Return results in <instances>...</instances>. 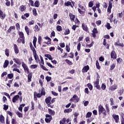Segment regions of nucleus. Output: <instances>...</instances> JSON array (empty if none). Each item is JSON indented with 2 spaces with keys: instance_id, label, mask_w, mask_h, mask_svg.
<instances>
[{
  "instance_id": "nucleus-2",
  "label": "nucleus",
  "mask_w": 124,
  "mask_h": 124,
  "mask_svg": "<svg viewBox=\"0 0 124 124\" xmlns=\"http://www.w3.org/2000/svg\"><path fill=\"white\" fill-rule=\"evenodd\" d=\"M70 101H71L72 102L75 101V102L77 103L79 101V98L78 97V96H77L76 94H75L73 95V97L71 98Z\"/></svg>"
},
{
  "instance_id": "nucleus-39",
  "label": "nucleus",
  "mask_w": 124,
  "mask_h": 124,
  "mask_svg": "<svg viewBox=\"0 0 124 124\" xmlns=\"http://www.w3.org/2000/svg\"><path fill=\"white\" fill-rule=\"evenodd\" d=\"M35 7H39V2L37 0L35 1L34 2Z\"/></svg>"
},
{
  "instance_id": "nucleus-51",
  "label": "nucleus",
  "mask_w": 124,
  "mask_h": 124,
  "mask_svg": "<svg viewBox=\"0 0 124 124\" xmlns=\"http://www.w3.org/2000/svg\"><path fill=\"white\" fill-rule=\"evenodd\" d=\"M116 67V64L113 63L111 66H110V70H113Z\"/></svg>"
},
{
  "instance_id": "nucleus-27",
  "label": "nucleus",
  "mask_w": 124,
  "mask_h": 124,
  "mask_svg": "<svg viewBox=\"0 0 124 124\" xmlns=\"http://www.w3.org/2000/svg\"><path fill=\"white\" fill-rule=\"evenodd\" d=\"M34 96H36L37 97H38L39 98H40L42 95L41 93H37L36 92L34 93Z\"/></svg>"
},
{
  "instance_id": "nucleus-12",
  "label": "nucleus",
  "mask_w": 124,
  "mask_h": 124,
  "mask_svg": "<svg viewBox=\"0 0 124 124\" xmlns=\"http://www.w3.org/2000/svg\"><path fill=\"white\" fill-rule=\"evenodd\" d=\"M17 42H18V43H22V44H25V39L18 37Z\"/></svg>"
},
{
  "instance_id": "nucleus-58",
  "label": "nucleus",
  "mask_w": 124,
  "mask_h": 124,
  "mask_svg": "<svg viewBox=\"0 0 124 124\" xmlns=\"http://www.w3.org/2000/svg\"><path fill=\"white\" fill-rule=\"evenodd\" d=\"M77 49L78 50V51H80V49H81V43H78L77 46Z\"/></svg>"
},
{
  "instance_id": "nucleus-36",
  "label": "nucleus",
  "mask_w": 124,
  "mask_h": 124,
  "mask_svg": "<svg viewBox=\"0 0 124 124\" xmlns=\"http://www.w3.org/2000/svg\"><path fill=\"white\" fill-rule=\"evenodd\" d=\"M66 122V119L64 118L62 121H60V124H65V123Z\"/></svg>"
},
{
  "instance_id": "nucleus-63",
  "label": "nucleus",
  "mask_w": 124,
  "mask_h": 124,
  "mask_svg": "<svg viewBox=\"0 0 124 124\" xmlns=\"http://www.w3.org/2000/svg\"><path fill=\"white\" fill-rule=\"evenodd\" d=\"M106 27L108 29V30H110L111 29V26H110V23H107Z\"/></svg>"
},
{
  "instance_id": "nucleus-44",
  "label": "nucleus",
  "mask_w": 124,
  "mask_h": 124,
  "mask_svg": "<svg viewBox=\"0 0 124 124\" xmlns=\"http://www.w3.org/2000/svg\"><path fill=\"white\" fill-rule=\"evenodd\" d=\"M88 5L89 7H93V1L89 2Z\"/></svg>"
},
{
  "instance_id": "nucleus-16",
  "label": "nucleus",
  "mask_w": 124,
  "mask_h": 124,
  "mask_svg": "<svg viewBox=\"0 0 124 124\" xmlns=\"http://www.w3.org/2000/svg\"><path fill=\"white\" fill-rule=\"evenodd\" d=\"M36 41H37V38H36V37L34 36L33 40V44L35 48H36Z\"/></svg>"
},
{
  "instance_id": "nucleus-11",
  "label": "nucleus",
  "mask_w": 124,
  "mask_h": 124,
  "mask_svg": "<svg viewBox=\"0 0 124 124\" xmlns=\"http://www.w3.org/2000/svg\"><path fill=\"white\" fill-rule=\"evenodd\" d=\"M20 98V96H19V95H15L13 98V100L12 101L14 103H15V102H16V101H17L18 100V99Z\"/></svg>"
},
{
  "instance_id": "nucleus-20",
  "label": "nucleus",
  "mask_w": 124,
  "mask_h": 124,
  "mask_svg": "<svg viewBox=\"0 0 124 124\" xmlns=\"http://www.w3.org/2000/svg\"><path fill=\"white\" fill-rule=\"evenodd\" d=\"M51 97H48L46 99L45 101L46 104H49V103H51Z\"/></svg>"
},
{
  "instance_id": "nucleus-54",
  "label": "nucleus",
  "mask_w": 124,
  "mask_h": 124,
  "mask_svg": "<svg viewBox=\"0 0 124 124\" xmlns=\"http://www.w3.org/2000/svg\"><path fill=\"white\" fill-rule=\"evenodd\" d=\"M40 30V28L38 27V26L35 25V31H39Z\"/></svg>"
},
{
  "instance_id": "nucleus-13",
  "label": "nucleus",
  "mask_w": 124,
  "mask_h": 124,
  "mask_svg": "<svg viewBox=\"0 0 124 124\" xmlns=\"http://www.w3.org/2000/svg\"><path fill=\"white\" fill-rule=\"evenodd\" d=\"M112 4L111 1H109V5L108 8V12L111 13V9H112Z\"/></svg>"
},
{
  "instance_id": "nucleus-28",
  "label": "nucleus",
  "mask_w": 124,
  "mask_h": 124,
  "mask_svg": "<svg viewBox=\"0 0 124 124\" xmlns=\"http://www.w3.org/2000/svg\"><path fill=\"white\" fill-rule=\"evenodd\" d=\"M25 30L27 33V34L29 35L30 34V29H29V27L28 26H25Z\"/></svg>"
},
{
  "instance_id": "nucleus-61",
  "label": "nucleus",
  "mask_w": 124,
  "mask_h": 124,
  "mask_svg": "<svg viewBox=\"0 0 124 124\" xmlns=\"http://www.w3.org/2000/svg\"><path fill=\"white\" fill-rule=\"evenodd\" d=\"M32 12H33V15H35V16H36V14H37V13H36V9H35V8L33 9Z\"/></svg>"
},
{
  "instance_id": "nucleus-19",
  "label": "nucleus",
  "mask_w": 124,
  "mask_h": 124,
  "mask_svg": "<svg viewBox=\"0 0 124 124\" xmlns=\"http://www.w3.org/2000/svg\"><path fill=\"white\" fill-rule=\"evenodd\" d=\"M69 16L70 17V19L72 21H74V20H75V15H74L73 14L70 13L69 14Z\"/></svg>"
},
{
  "instance_id": "nucleus-37",
  "label": "nucleus",
  "mask_w": 124,
  "mask_h": 124,
  "mask_svg": "<svg viewBox=\"0 0 124 124\" xmlns=\"http://www.w3.org/2000/svg\"><path fill=\"white\" fill-rule=\"evenodd\" d=\"M93 41L90 45H86V48H91L93 47Z\"/></svg>"
},
{
  "instance_id": "nucleus-3",
  "label": "nucleus",
  "mask_w": 124,
  "mask_h": 124,
  "mask_svg": "<svg viewBox=\"0 0 124 124\" xmlns=\"http://www.w3.org/2000/svg\"><path fill=\"white\" fill-rule=\"evenodd\" d=\"M94 87L98 90H100V86H99V79L97 78L96 81L94 82Z\"/></svg>"
},
{
  "instance_id": "nucleus-57",
  "label": "nucleus",
  "mask_w": 124,
  "mask_h": 124,
  "mask_svg": "<svg viewBox=\"0 0 124 124\" xmlns=\"http://www.w3.org/2000/svg\"><path fill=\"white\" fill-rule=\"evenodd\" d=\"M16 27L17 31H19V30H20V24H19V23H16Z\"/></svg>"
},
{
  "instance_id": "nucleus-47",
  "label": "nucleus",
  "mask_w": 124,
  "mask_h": 124,
  "mask_svg": "<svg viewBox=\"0 0 124 124\" xmlns=\"http://www.w3.org/2000/svg\"><path fill=\"white\" fill-rule=\"evenodd\" d=\"M37 67V65L34 64V65H31V69H35V68H36Z\"/></svg>"
},
{
  "instance_id": "nucleus-32",
  "label": "nucleus",
  "mask_w": 124,
  "mask_h": 124,
  "mask_svg": "<svg viewBox=\"0 0 124 124\" xmlns=\"http://www.w3.org/2000/svg\"><path fill=\"white\" fill-rule=\"evenodd\" d=\"M5 54L7 57H9V49L6 48L5 50Z\"/></svg>"
},
{
  "instance_id": "nucleus-62",
  "label": "nucleus",
  "mask_w": 124,
  "mask_h": 124,
  "mask_svg": "<svg viewBox=\"0 0 124 124\" xmlns=\"http://www.w3.org/2000/svg\"><path fill=\"white\" fill-rule=\"evenodd\" d=\"M83 103H84V106H88V105H89V101H83Z\"/></svg>"
},
{
  "instance_id": "nucleus-38",
  "label": "nucleus",
  "mask_w": 124,
  "mask_h": 124,
  "mask_svg": "<svg viewBox=\"0 0 124 124\" xmlns=\"http://www.w3.org/2000/svg\"><path fill=\"white\" fill-rule=\"evenodd\" d=\"M56 29H57V31H62V26L60 25H58L56 27Z\"/></svg>"
},
{
  "instance_id": "nucleus-55",
  "label": "nucleus",
  "mask_w": 124,
  "mask_h": 124,
  "mask_svg": "<svg viewBox=\"0 0 124 124\" xmlns=\"http://www.w3.org/2000/svg\"><path fill=\"white\" fill-rule=\"evenodd\" d=\"M46 64H47V66H49V67H51V68H55V66L52 65V64L50 62H47Z\"/></svg>"
},
{
  "instance_id": "nucleus-43",
  "label": "nucleus",
  "mask_w": 124,
  "mask_h": 124,
  "mask_svg": "<svg viewBox=\"0 0 124 124\" xmlns=\"http://www.w3.org/2000/svg\"><path fill=\"white\" fill-rule=\"evenodd\" d=\"M13 74H9L7 75V77L9 78V79H12V78H13Z\"/></svg>"
},
{
  "instance_id": "nucleus-6",
  "label": "nucleus",
  "mask_w": 124,
  "mask_h": 124,
  "mask_svg": "<svg viewBox=\"0 0 124 124\" xmlns=\"http://www.w3.org/2000/svg\"><path fill=\"white\" fill-rule=\"evenodd\" d=\"M117 89H118V85L117 84H114L108 88L109 91H115Z\"/></svg>"
},
{
  "instance_id": "nucleus-24",
  "label": "nucleus",
  "mask_w": 124,
  "mask_h": 124,
  "mask_svg": "<svg viewBox=\"0 0 124 124\" xmlns=\"http://www.w3.org/2000/svg\"><path fill=\"white\" fill-rule=\"evenodd\" d=\"M19 38L25 39V36H24V33L22 31H19L18 33Z\"/></svg>"
},
{
  "instance_id": "nucleus-25",
  "label": "nucleus",
  "mask_w": 124,
  "mask_h": 124,
  "mask_svg": "<svg viewBox=\"0 0 124 124\" xmlns=\"http://www.w3.org/2000/svg\"><path fill=\"white\" fill-rule=\"evenodd\" d=\"M82 29L85 31H88V27L85 24H82Z\"/></svg>"
},
{
  "instance_id": "nucleus-56",
  "label": "nucleus",
  "mask_w": 124,
  "mask_h": 124,
  "mask_svg": "<svg viewBox=\"0 0 124 124\" xmlns=\"http://www.w3.org/2000/svg\"><path fill=\"white\" fill-rule=\"evenodd\" d=\"M78 7L80 8L81 10L85 11V8L83 6L81 5L80 4H78Z\"/></svg>"
},
{
  "instance_id": "nucleus-46",
  "label": "nucleus",
  "mask_w": 124,
  "mask_h": 124,
  "mask_svg": "<svg viewBox=\"0 0 124 124\" xmlns=\"http://www.w3.org/2000/svg\"><path fill=\"white\" fill-rule=\"evenodd\" d=\"M105 106H106V110L107 113L109 114L110 113V109H109V107H108L107 105H106Z\"/></svg>"
},
{
  "instance_id": "nucleus-31",
  "label": "nucleus",
  "mask_w": 124,
  "mask_h": 124,
  "mask_svg": "<svg viewBox=\"0 0 124 124\" xmlns=\"http://www.w3.org/2000/svg\"><path fill=\"white\" fill-rule=\"evenodd\" d=\"M9 63V62H8V61L7 60L5 61L4 65H3V67H4V68H6V67L8 66Z\"/></svg>"
},
{
  "instance_id": "nucleus-15",
  "label": "nucleus",
  "mask_w": 124,
  "mask_h": 124,
  "mask_svg": "<svg viewBox=\"0 0 124 124\" xmlns=\"http://www.w3.org/2000/svg\"><path fill=\"white\" fill-rule=\"evenodd\" d=\"M64 5L65 6H71L72 8H73V6H74V5H72V4H71V2L68 1L67 2L64 3Z\"/></svg>"
},
{
  "instance_id": "nucleus-48",
  "label": "nucleus",
  "mask_w": 124,
  "mask_h": 124,
  "mask_svg": "<svg viewBox=\"0 0 124 124\" xmlns=\"http://www.w3.org/2000/svg\"><path fill=\"white\" fill-rule=\"evenodd\" d=\"M92 112H88L86 114V118H91L92 117Z\"/></svg>"
},
{
  "instance_id": "nucleus-42",
  "label": "nucleus",
  "mask_w": 124,
  "mask_h": 124,
  "mask_svg": "<svg viewBox=\"0 0 124 124\" xmlns=\"http://www.w3.org/2000/svg\"><path fill=\"white\" fill-rule=\"evenodd\" d=\"M46 79L47 82H50L51 81V79H52V78L51 77H49V76H47L46 77Z\"/></svg>"
},
{
  "instance_id": "nucleus-64",
  "label": "nucleus",
  "mask_w": 124,
  "mask_h": 124,
  "mask_svg": "<svg viewBox=\"0 0 124 124\" xmlns=\"http://www.w3.org/2000/svg\"><path fill=\"white\" fill-rule=\"evenodd\" d=\"M3 106H4V108H3L4 110H7V109H8V105H6L4 104Z\"/></svg>"
},
{
  "instance_id": "nucleus-29",
  "label": "nucleus",
  "mask_w": 124,
  "mask_h": 124,
  "mask_svg": "<svg viewBox=\"0 0 124 124\" xmlns=\"http://www.w3.org/2000/svg\"><path fill=\"white\" fill-rule=\"evenodd\" d=\"M33 54L34 58L36 62H38V61H39L38 55H37V54H36V52L35 53H33Z\"/></svg>"
},
{
  "instance_id": "nucleus-14",
  "label": "nucleus",
  "mask_w": 124,
  "mask_h": 124,
  "mask_svg": "<svg viewBox=\"0 0 124 124\" xmlns=\"http://www.w3.org/2000/svg\"><path fill=\"white\" fill-rule=\"evenodd\" d=\"M89 69H90V67H89V66L87 65L84 66L82 70V72H88V70H89Z\"/></svg>"
},
{
  "instance_id": "nucleus-22",
  "label": "nucleus",
  "mask_w": 124,
  "mask_h": 124,
  "mask_svg": "<svg viewBox=\"0 0 124 124\" xmlns=\"http://www.w3.org/2000/svg\"><path fill=\"white\" fill-rule=\"evenodd\" d=\"M114 45L115 46H121V47H124V44L120 43V41H118L115 43Z\"/></svg>"
},
{
  "instance_id": "nucleus-17",
  "label": "nucleus",
  "mask_w": 124,
  "mask_h": 124,
  "mask_svg": "<svg viewBox=\"0 0 124 124\" xmlns=\"http://www.w3.org/2000/svg\"><path fill=\"white\" fill-rule=\"evenodd\" d=\"M27 7L25 5H21L19 7V10L21 11V12H23V11L26 10V9Z\"/></svg>"
},
{
  "instance_id": "nucleus-10",
  "label": "nucleus",
  "mask_w": 124,
  "mask_h": 124,
  "mask_svg": "<svg viewBox=\"0 0 124 124\" xmlns=\"http://www.w3.org/2000/svg\"><path fill=\"white\" fill-rule=\"evenodd\" d=\"M14 49L16 54H18L19 53V48H18V46L16 44L14 45Z\"/></svg>"
},
{
  "instance_id": "nucleus-41",
  "label": "nucleus",
  "mask_w": 124,
  "mask_h": 124,
  "mask_svg": "<svg viewBox=\"0 0 124 124\" xmlns=\"http://www.w3.org/2000/svg\"><path fill=\"white\" fill-rule=\"evenodd\" d=\"M46 93L45 91H44V88H42L41 89V95H45Z\"/></svg>"
},
{
  "instance_id": "nucleus-18",
  "label": "nucleus",
  "mask_w": 124,
  "mask_h": 124,
  "mask_svg": "<svg viewBox=\"0 0 124 124\" xmlns=\"http://www.w3.org/2000/svg\"><path fill=\"white\" fill-rule=\"evenodd\" d=\"M48 113L50 115H51V116H54L55 114V111L50 108L48 109Z\"/></svg>"
},
{
  "instance_id": "nucleus-23",
  "label": "nucleus",
  "mask_w": 124,
  "mask_h": 124,
  "mask_svg": "<svg viewBox=\"0 0 124 124\" xmlns=\"http://www.w3.org/2000/svg\"><path fill=\"white\" fill-rule=\"evenodd\" d=\"M28 82H30L31 81V78H32V74L31 73H30L28 76Z\"/></svg>"
},
{
  "instance_id": "nucleus-26",
  "label": "nucleus",
  "mask_w": 124,
  "mask_h": 124,
  "mask_svg": "<svg viewBox=\"0 0 124 124\" xmlns=\"http://www.w3.org/2000/svg\"><path fill=\"white\" fill-rule=\"evenodd\" d=\"M103 45L107 47V49H109V45L107 44L106 45V39H104L103 43Z\"/></svg>"
},
{
  "instance_id": "nucleus-40",
  "label": "nucleus",
  "mask_w": 124,
  "mask_h": 124,
  "mask_svg": "<svg viewBox=\"0 0 124 124\" xmlns=\"http://www.w3.org/2000/svg\"><path fill=\"white\" fill-rule=\"evenodd\" d=\"M45 38L46 39V40H48L47 43H45L46 44H50V42H51V39L50 38H49L48 37H45Z\"/></svg>"
},
{
  "instance_id": "nucleus-52",
  "label": "nucleus",
  "mask_w": 124,
  "mask_h": 124,
  "mask_svg": "<svg viewBox=\"0 0 124 124\" xmlns=\"http://www.w3.org/2000/svg\"><path fill=\"white\" fill-rule=\"evenodd\" d=\"M93 32L94 33L93 36H95V33H97V30L96 29L94 28L93 30Z\"/></svg>"
},
{
  "instance_id": "nucleus-60",
  "label": "nucleus",
  "mask_w": 124,
  "mask_h": 124,
  "mask_svg": "<svg viewBox=\"0 0 124 124\" xmlns=\"http://www.w3.org/2000/svg\"><path fill=\"white\" fill-rule=\"evenodd\" d=\"M41 68L43 69L44 70H45L46 71H48V69H47L45 66H44L43 65H42L41 66Z\"/></svg>"
},
{
  "instance_id": "nucleus-45",
  "label": "nucleus",
  "mask_w": 124,
  "mask_h": 124,
  "mask_svg": "<svg viewBox=\"0 0 124 124\" xmlns=\"http://www.w3.org/2000/svg\"><path fill=\"white\" fill-rule=\"evenodd\" d=\"M30 47H31V50L33 52V54L36 53V50H35V48H34V47L31 46V45H30Z\"/></svg>"
},
{
  "instance_id": "nucleus-50",
  "label": "nucleus",
  "mask_w": 124,
  "mask_h": 124,
  "mask_svg": "<svg viewBox=\"0 0 124 124\" xmlns=\"http://www.w3.org/2000/svg\"><path fill=\"white\" fill-rule=\"evenodd\" d=\"M87 86L88 87L90 91H92V90H93V85H92L91 83H89L88 84H87Z\"/></svg>"
},
{
  "instance_id": "nucleus-21",
  "label": "nucleus",
  "mask_w": 124,
  "mask_h": 124,
  "mask_svg": "<svg viewBox=\"0 0 124 124\" xmlns=\"http://www.w3.org/2000/svg\"><path fill=\"white\" fill-rule=\"evenodd\" d=\"M0 122L1 124H4V116L2 115H0Z\"/></svg>"
},
{
  "instance_id": "nucleus-35",
  "label": "nucleus",
  "mask_w": 124,
  "mask_h": 124,
  "mask_svg": "<svg viewBox=\"0 0 124 124\" xmlns=\"http://www.w3.org/2000/svg\"><path fill=\"white\" fill-rule=\"evenodd\" d=\"M16 114L17 116H18V117H19V118H23V114L21 113H20V112L17 111L16 112Z\"/></svg>"
},
{
  "instance_id": "nucleus-4",
  "label": "nucleus",
  "mask_w": 124,
  "mask_h": 124,
  "mask_svg": "<svg viewBox=\"0 0 124 124\" xmlns=\"http://www.w3.org/2000/svg\"><path fill=\"white\" fill-rule=\"evenodd\" d=\"M46 118L45 119V121L46 123H50L51 122V120H52V116L49 115V114H46Z\"/></svg>"
},
{
  "instance_id": "nucleus-49",
  "label": "nucleus",
  "mask_w": 124,
  "mask_h": 124,
  "mask_svg": "<svg viewBox=\"0 0 124 124\" xmlns=\"http://www.w3.org/2000/svg\"><path fill=\"white\" fill-rule=\"evenodd\" d=\"M46 58H48L50 61H52L53 60V58H52V56L50 54H47L46 56Z\"/></svg>"
},
{
  "instance_id": "nucleus-8",
  "label": "nucleus",
  "mask_w": 124,
  "mask_h": 124,
  "mask_svg": "<svg viewBox=\"0 0 124 124\" xmlns=\"http://www.w3.org/2000/svg\"><path fill=\"white\" fill-rule=\"evenodd\" d=\"M112 117L114 118V119L115 121V123L116 124H118L119 123V115H116V114H113L112 115Z\"/></svg>"
},
{
  "instance_id": "nucleus-5",
  "label": "nucleus",
  "mask_w": 124,
  "mask_h": 124,
  "mask_svg": "<svg viewBox=\"0 0 124 124\" xmlns=\"http://www.w3.org/2000/svg\"><path fill=\"white\" fill-rule=\"evenodd\" d=\"M22 66L23 67L25 71H27V73H30V70L29 69V68L24 62H22Z\"/></svg>"
},
{
  "instance_id": "nucleus-34",
  "label": "nucleus",
  "mask_w": 124,
  "mask_h": 124,
  "mask_svg": "<svg viewBox=\"0 0 124 124\" xmlns=\"http://www.w3.org/2000/svg\"><path fill=\"white\" fill-rule=\"evenodd\" d=\"M69 33H70V30H69L68 29H66L64 34L65 35H67L68 34H69Z\"/></svg>"
},
{
  "instance_id": "nucleus-53",
  "label": "nucleus",
  "mask_w": 124,
  "mask_h": 124,
  "mask_svg": "<svg viewBox=\"0 0 124 124\" xmlns=\"http://www.w3.org/2000/svg\"><path fill=\"white\" fill-rule=\"evenodd\" d=\"M96 66L98 69H99L100 68V66H99V63L98 62V61H96Z\"/></svg>"
},
{
  "instance_id": "nucleus-33",
  "label": "nucleus",
  "mask_w": 124,
  "mask_h": 124,
  "mask_svg": "<svg viewBox=\"0 0 124 124\" xmlns=\"http://www.w3.org/2000/svg\"><path fill=\"white\" fill-rule=\"evenodd\" d=\"M72 109L71 108H66L64 110V113H69L70 112H72Z\"/></svg>"
},
{
  "instance_id": "nucleus-1",
  "label": "nucleus",
  "mask_w": 124,
  "mask_h": 124,
  "mask_svg": "<svg viewBox=\"0 0 124 124\" xmlns=\"http://www.w3.org/2000/svg\"><path fill=\"white\" fill-rule=\"evenodd\" d=\"M98 111H99V115H100V114H103L104 117H106L107 116V114L106 113V110L103 106L100 105L98 107Z\"/></svg>"
},
{
  "instance_id": "nucleus-59",
  "label": "nucleus",
  "mask_w": 124,
  "mask_h": 124,
  "mask_svg": "<svg viewBox=\"0 0 124 124\" xmlns=\"http://www.w3.org/2000/svg\"><path fill=\"white\" fill-rule=\"evenodd\" d=\"M6 75H7V72H4L2 73L1 77H4V76H6Z\"/></svg>"
},
{
  "instance_id": "nucleus-9",
  "label": "nucleus",
  "mask_w": 124,
  "mask_h": 124,
  "mask_svg": "<svg viewBox=\"0 0 124 124\" xmlns=\"http://www.w3.org/2000/svg\"><path fill=\"white\" fill-rule=\"evenodd\" d=\"M0 18L3 20L5 18V14L3 13V12L0 9Z\"/></svg>"
},
{
  "instance_id": "nucleus-7",
  "label": "nucleus",
  "mask_w": 124,
  "mask_h": 124,
  "mask_svg": "<svg viewBox=\"0 0 124 124\" xmlns=\"http://www.w3.org/2000/svg\"><path fill=\"white\" fill-rule=\"evenodd\" d=\"M110 56L111 59H117V54H116V52L114 50H112L111 52Z\"/></svg>"
},
{
  "instance_id": "nucleus-30",
  "label": "nucleus",
  "mask_w": 124,
  "mask_h": 124,
  "mask_svg": "<svg viewBox=\"0 0 124 124\" xmlns=\"http://www.w3.org/2000/svg\"><path fill=\"white\" fill-rule=\"evenodd\" d=\"M12 30H15V26H11L10 27V28L7 30V32L9 33L11 32V31H12Z\"/></svg>"
}]
</instances>
